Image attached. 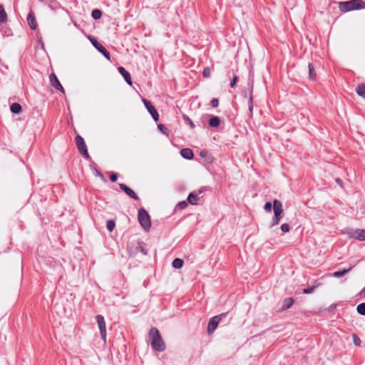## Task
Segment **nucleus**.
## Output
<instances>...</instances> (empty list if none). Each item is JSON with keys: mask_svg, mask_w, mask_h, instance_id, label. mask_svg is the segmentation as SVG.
<instances>
[{"mask_svg": "<svg viewBox=\"0 0 365 365\" xmlns=\"http://www.w3.org/2000/svg\"><path fill=\"white\" fill-rule=\"evenodd\" d=\"M148 337L153 349L158 351H163L165 349V344L157 328L153 327L150 329Z\"/></svg>", "mask_w": 365, "mask_h": 365, "instance_id": "1", "label": "nucleus"}, {"mask_svg": "<svg viewBox=\"0 0 365 365\" xmlns=\"http://www.w3.org/2000/svg\"><path fill=\"white\" fill-rule=\"evenodd\" d=\"M41 1H43V0H40Z\"/></svg>", "mask_w": 365, "mask_h": 365, "instance_id": "45", "label": "nucleus"}, {"mask_svg": "<svg viewBox=\"0 0 365 365\" xmlns=\"http://www.w3.org/2000/svg\"><path fill=\"white\" fill-rule=\"evenodd\" d=\"M181 155L187 159V160H191L193 158V152L190 148H183L180 150Z\"/></svg>", "mask_w": 365, "mask_h": 365, "instance_id": "15", "label": "nucleus"}, {"mask_svg": "<svg viewBox=\"0 0 365 365\" xmlns=\"http://www.w3.org/2000/svg\"><path fill=\"white\" fill-rule=\"evenodd\" d=\"M158 129H159L160 131H162V132H163V133H165V130H167V128H165V126L164 125H163V124H159V125H158Z\"/></svg>", "mask_w": 365, "mask_h": 365, "instance_id": "39", "label": "nucleus"}, {"mask_svg": "<svg viewBox=\"0 0 365 365\" xmlns=\"http://www.w3.org/2000/svg\"><path fill=\"white\" fill-rule=\"evenodd\" d=\"M202 75L205 78H209L211 76V71L209 67H206L204 68Z\"/></svg>", "mask_w": 365, "mask_h": 365, "instance_id": "31", "label": "nucleus"}, {"mask_svg": "<svg viewBox=\"0 0 365 365\" xmlns=\"http://www.w3.org/2000/svg\"><path fill=\"white\" fill-rule=\"evenodd\" d=\"M356 93L359 96L365 98V83L358 86L356 88Z\"/></svg>", "mask_w": 365, "mask_h": 365, "instance_id": "23", "label": "nucleus"}, {"mask_svg": "<svg viewBox=\"0 0 365 365\" xmlns=\"http://www.w3.org/2000/svg\"><path fill=\"white\" fill-rule=\"evenodd\" d=\"M361 294H363V295H365V287H364V289L361 291Z\"/></svg>", "mask_w": 365, "mask_h": 365, "instance_id": "42", "label": "nucleus"}, {"mask_svg": "<svg viewBox=\"0 0 365 365\" xmlns=\"http://www.w3.org/2000/svg\"><path fill=\"white\" fill-rule=\"evenodd\" d=\"M356 310L359 314L365 316V303L359 304L356 307Z\"/></svg>", "mask_w": 365, "mask_h": 365, "instance_id": "26", "label": "nucleus"}, {"mask_svg": "<svg viewBox=\"0 0 365 365\" xmlns=\"http://www.w3.org/2000/svg\"><path fill=\"white\" fill-rule=\"evenodd\" d=\"M339 7L341 11L348 12L352 10L365 8V3L362 0H351L340 2Z\"/></svg>", "mask_w": 365, "mask_h": 365, "instance_id": "2", "label": "nucleus"}, {"mask_svg": "<svg viewBox=\"0 0 365 365\" xmlns=\"http://www.w3.org/2000/svg\"><path fill=\"white\" fill-rule=\"evenodd\" d=\"M272 203L270 202H267L264 206V209L266 212H270L272 211Z\"/></svg>", "mask_w": 365, "mask_h": 365, "instance_id": "32", "label": "nucleus"}, {"mask_svg": "<svg viewBox=\"0 0 365 365\" xmlns=\"http://www.w3.org/2000/svg\"><path fill=\"white\" fill-rule=\"evenodd\" d=\"M91 16L95 20H98L101 19L102 16V12L99 9H94L91 13Z\"/></svg>", "mask_w": 365, "mask_h": 365, "instance_id": "25", "label": "nucleus"}, {"mask_svg": "<svg viewBox=\"0 0 365 365\" xmlns=\"http://www.w3.org/2000/svg\"><path fill=\"white\" fill-rule=\"evenodd\" d=\"M210 104L212 106V107L213 108H216L219 105V101L217 98H212L211 102H210Z\"/></svg>", "mask_w": 365, "mask_h": 365, "instance_id": "34", "label": "nucleus"}, {"mask_svg": "<svg viewBox=\"0 0 365 365\" xmlns=\"http://www.w3.org/2000/svg\"><path fill=\"white\" fill-rule=\"evenodd\" d=\"M118 71L122 75L127 83L131 86L132 80L130 73L123 67L121 66L118 68Z\"/></svg>", "mask_w": 365, "mask_h": 365, "instance_id": "13", "label": "nucleus"}, {"mask_svg": "<svg viewBox=\"0 0 365 365\" xmlns=\"http://www.w3.org/2000/svg\"><path fill=\"white\" fill-rule=\"evenodd\" d=\"M351 267H349V269H343L342 270L334 272L332 274V276L334 277H343L344 274H346L348 272H349L351 271Z\"/></svg>", "mask_w": 365, "mask_h": 365, "instance_id": "20", "label": "nucleus"}, {"mask_svg": "<svg viewBox=\"0 0 365 365\" xmlns=\"http://www.w3.org/2000/svg\"><path fill=\"white\" fill-rule=\"evenodd\" d=\"M7 21V14L4 10V6L0 4V23H4Z\"/></svg>", "mask_w": 365, "mask_h": 365, "instance_id": "21", "label": "nucleus"}, {"mask_svg": "<svg viewBox=\"0 0 365 365\" xmlns=\"http://www.w3.org/2000/svg\"><path fill=\"white\" fill-rule=\"evenodd\" d=\"M220 119L217 116H212L209 120V125L212 128H217L220 125Z\"/></svg>", "mask_w": 365, "mask_h": 365, "instance_id": "17", "label": "nucleus"}, {"mask_svg": "<svg viewBox=\"0 0 365 365\" xmlns=\"http://www.w3.org/2000/svg\"><path fill=\"white\" fill-rule=\"evenodd\" d=\"M294 300L292 298H286L283 301V305L282 307V310H285L291 307V306L293 304Z\"/></svg>", "mask_w": 365, "mask_h": 365, "instance_id": "19", "label": "nucleus"}, {"mask_svg": "<svg viewBox=\"0 0 365 365\" xmlns=\"http://www.w3.org/2000/svg\"><path fill=\"white\" fill-rule=\"evenodd\" d=\"M184 120L190 126L192 129L195 128V125L192 120L187 115H183Z\"/></svg>", "mask_w": 365, "mask_h": 365, "instance_id": "28", "label": "nucleus"}, {"mask_svg": "<svg viewBox=\"0 0 365 365\" xmlns=\"http://www.w3.org/2000/svg\"><path fill=\"white\" fill-rule=\"evenodd\" d=\"M138 218L142 227L148 231L150 228L151 222L150 216L145 209L140 208L138 210Z\"/></svg>", "mask_w": 365, "mask_h": 365, "instance_id": "3", "label": "nucleus"}, {"mask_svg": "<svg viewBox=\"0 0 365 365\" xmlns=\"http://www.w3.org/2000/svg\"><path fill=\"white\" fill-rule=\"evenodd\" d=\"M98 175H100L101 177H103V175L100 173H98Z\"/></svg>", "mask_w": 365, "mask_h": 365, "instance_id": "44", "label": "nucleus"}, {"mask_svg": "<svg viewBox=\"0 0 365 365\" xmlns=\"http://www.w3.org/2000/svg\"><path fill=\"white\" fill-rule=\"evenodd\" d=\"M198 200H199V197H198L197 195L195 194L194 192L190 193L187 197V201L191 205H197Z\"/></svg>", "mask_w": 365, "mask_h": 365, "instance_id": "18", "label": "nucleus"}, {"mask_svg": "<svg viewBox=\"0 0 365 365\" xmlns=\"http://www.w3.org/2000/svg\"><path fill=\"white\" fill-rule=\"evenodd\" d=\"M314 289V287H307L304 289L303 293L304 294H310L312 293Z\"/></svg>", "mask_w": 365, "mask_h": 365, "instance_id": "36", "label": "nucleus"}, {"mask_svg": "<svg viewBox=\"0 0 365 365\" xmlns=\"http://www.w3.org/2000/svg\"><path fill=\"white\" fill-rule=\"evenodd\" d=\"M308 67H309V78L310 79H314L315 76H316V73L314 71V68L313 66V65L312 63H309L308 65Z\"/></svg>", "mask_w": 365, "mask_h": 365, "instance_id": "24", "label": "nucleus"}, {"mask_svg": "<svg viewBox=\"0 0 365 365\" xmlns=\"http://www.w3.org/2000/svg\"><path fill=\"white\" fill-rule=\"evenodd\" d=\"M27 22L32 30H35L37 28V23L34 15L30 13L27 16Z\"/></svg>", "mask_w": 365, "mask_h": 365, "instance_id": "14", "label": "nucleus"}, {"mask_svg": "<svg viewBox=\"0 0 365 365\" xmlns=\"http://www.w3.org/2000/svg\"><path fill=\"white\" fill-rule=\"evenodd\" d=\"M115 222L113 220H108L107 222V229L111 232L115 227Z\"/></svg>", "mask_w": 365, "mask_h": 365, "instance_id": "29", "label": "nucleus"}, {"mask_svg": "<svg viewBox=\"0 0 365 365\" xmlns=\"http://www.w3.org/2000/svg\"><path fill=\"white\" fill-rule=\"evenodd\" d=\"M252 107H253V106H252V98L250 97V101H249V109H250V111L252 110Z\"/></svg>", "mask_w": 365, "mask_h": 365, "instance_id": "40", "label": "nucleus"}, {"mask_svg": "<svg viewBox=\"0 0 365 365\" xmlns=\"http://www.w3.org/2000/svg\"><path fill=\"white\" fill-rule=\"evenodd\" d=\"M273 211H274V216L282 217L283 209H282V202L279 200H274Z\"/></svg>", "mask_w": 365, "mask_h": 365, "instance_id": "9", "label": "nucleus"}, {"mask_svg": "<svg viewBox=\"0 0 365 365\" xmlns=\"http://www.w3.org/2000/svg\"><path fill=\"white\" fill-rule=\"evenodd\" d=\"M173 267L175 269H180L183 265V261L181 259L176 258L173 261Z\"/></svg>", "mask_w": 365, "mask_h": 365, "instance_id": "22", "label": "nucleus"}, {"mask_svg": "<svg viewBox=\"0 0 365 365\" xmlns=\"http://www.w3.org/2000/svg\"><path fill=\"white\" fill-rule=\"evenodd\" d=\"M341 180L340 179H337V180H336V182H337L338 183H340V182H341Z\"/></svg>", "mask_w": 365, "mask_h": 365, "instance_id": "43", "label": "nucleus"}, {"mask_svg": "<svg viewBox=\"0 0 365 365\" xmlns=\"http://www.w3.org/2000/svg\"><path fill=\"white\" fill-rule=\"evenodd\" d=\"M76 143L78 148V150L79 153L86 158H89L88 152L87 150V146L86 145V143L83 140V138L79 135H77L75 138Z\"/></svg>", "mask_w": 365, "mask_h": 365, "instance_id": "4", "label": "nucleus"}, {"mask_svg": "<svg viewBox=\"0 0 365 365\" xmlns=\"http://www.w3.org/2000/svg\"><path fill=\"white\" fill-rule=\"evenodd\" d=\"M281 217L274 216L270 223V227H273L277 225L279 223Z\"/></svg>", "mask_w": 365, "mask_h": 365, "instance_id": "27", "label": "nucleus"}, {"mask_svg": "<svg viewBox=\"0 0 365 365\" xmlns=\"http://www.w3.org/2000/svg\"><path fill=\"white\" fill-rule=\"evenodd\" d=\"M187 202L186 201H182L178 204V207L180 209H184L187 207Z\"/></svg>", "mask_w": 365, "mask_h": 365, "instance_id": "35", "label": "nucleus"}, {"mask_svg": "<svg viewBox=\"0 0 365 365\" xmlns=\"http://www.w3.org/2000/svg\"><path fill=\"white\" fill-rule=\"evenodd\" d=\"M353 339H354V343L355 345H356V346L360 345L361 340L356 334H353Z\"/></svg>", "mask_w": 365, "mask_h": 365, "instance_id": "33", "label": "nucleus"}, {"mask_svg": "<svg viewBox=\"0 0 365 365\" xmlns=\"http://www.w3.org/2000/svg\"><path fill=\"white\" fill-rule=\"evenodd\" d=\"M207 153V151L205 150H203V151H201L200 152V155L204 157L205 155V154Z\"/></svg>", "mask_w": 365, "mask_h": 365, "instance_id": "41", "label": "nucleus"}, {"mask_svg": "<svg viewBox=\"0 0 365 365\" xmlns=\"http://www.w3.org/2000/svg\"><path fill=\"white\" fill-rule=\"evenodd\" d=\"M10 110L13 113L19 114L22 111V107L19 103H14L11 105Z\"/></svg>", "mask_w": 365, "mask_h": 365, "instance_id": "16", "label": "nucleus"}, {"mask_svg": "<svg viewBox=\"0 0 365 365\" xmlns=\"http://www.w3.org/2000/svg\"><path fill=\"white\" fill-rule=\"evenodd\" d=\"M280 229H281L282 232L284 233H287V232H289V230H290L289 225L287 223L282 224L281 225Z\"/></svg>", "mask_w": 365, "mask_h": 365, "instance_id": "30", "label": "nucleus"}, {"mask_svg": "<svg viewBox=\"0 0 365 365\" xmlns=\"http://www.w3.org/2000/svg\"><path fill=\"white\" fill-rule=\"evenodd\" d=\"M225 315V314H222L220 315L215 316V317H212V319H210V320L209 321V323H208V326H207V331L209 334H210L215 331V329L217 327L221 318L222 317H224Z\"/></svg>", "mask_w": 365, "mask_h": 365, "instance_id": "8", "label": "nucleus"}, {"mask_svg": "<svg viewBox=\"0 0 365 365\" xmlns=\"http://www.w3.org/2000/svg\"><path fill=\"white\" fill-rule=\"evenodd\" d=\"M50 81L52 86L61 92L64 93V89L54 73L50 75Z\"/></svg>", "mask_w": 365, "mask_h": 365, "instance_id": "11", "label": "nucleus"}, {"mask_svg": "<svg viewBox=\"0 0 365 365\" xmlns=\"http://www.w3.org/2000/svg\"><path fill=\"white\" fill-rule=\"evenodd\" d=\"M119 187L123 191H124L131 198H133L134 200L138 199V197L136 195V193L133 190H131L130 187H128L127 185H125V184L120 183Z\"/></svg>", "mask_w": 365, "mask_h": 365, "instance_id": "12", "label": "nucleus"}, {"mask_svg": "<svg viewBox=\"0 0 365 365\" xmlns=\"http://www.w3.org/2000/svg\"><path fill=\"white\" fill-rule=\"evenodd\" d=\"M237 76H235L230 83V87L231 88H234L235 86V84L237 83Z\"/></svg>", "mask_w": 365, "mask_h": 365, "instance_id": "37", "label": "nucleus"}, {"mask_svg": "<svg viewBox=\"0 0 365 365\" xmlns=\"http://www.w3.org/2000/svg\"><path fill=\"white\" fill-rule=\"evenodd\" d=\"M110 179L112 182H115L118 179V175L116 173H112L110 176Z\"/></svg>", "mask_w": 365, "mask_h": 365, "instance_id": "38", "label": "nucleus"}, {"mask_svg": "<svg viewBox=\"0 0 365 365\" xmlns=\"http://www.w3.org/2000/svg\"><path fill=\"white\" fill-rule=\"evenodd\" d=\"M143 104L145 105V108H147L148 111L150 113L151 116L153 117V120L155 121H158L159 119V114L155 109V108L151 104V103L146 100L143 99Z\"/></svg>", "mask_w": 365, "mask_h": 365, "instance_id": "7", "label": "nucleus"}, {"mask_svg": "<svg viewBox=\"0 0 365 365\" xmlns=\"http://www.w3.org/2000/svg\"><path fill=\"white\" fill-rule=\"evenodd\" d=\"M96 320H97L98 326V328L100 330L101 338L103 341H106V322H105L104 317L101 314H98L96 316Z\"/></svg>", "mask_w": 365, "mask_h": 365, "instance_id": "6", "label": "nucleus"}, {"mask_svg": "<svg viewBox=\"0 0 365 365\" xmlns=\"http://www.w3.org/2000/svg\"><path fill=\"white\" fill-rule=\"evenodd\" d=\"M351 237L360 241H365V230H356L350 232Z\"/></svg>", "mask_w": 365, "mask_h": 365, "instance_id": "10", "label": "nucleus"}, {"mask_svg": "<svg viewBox=\"0 0 365 365\" xmlns=\"http://www.w3.org/2000/svg\"><path fill=\"white\" fill-rule=\"evenodd\" d=\"M88 39L90 40L92 45L101 52L108 60H110L109 52L93 36H89Z\"/></svg>", "mask_w": 365, "mask_h": 365, "instance_id": "5", "label": "nucleus"}]
</instances>
